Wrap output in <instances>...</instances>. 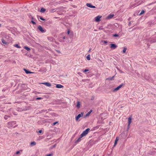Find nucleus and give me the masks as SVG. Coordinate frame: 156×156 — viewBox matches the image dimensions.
I'll return each instance as SVG.
<instances>
[{
  "label": "nucleus",
  "mask_w": 156,
  "mask_h": 156,
  "mask_svg": "<svg viewBox=\"0 0 156 156\" xmlns=\"http://www.w3.org/2000/svg\"><path fill=\"white\" fill-rule=\"evenodd\" d=\"M16 121L9 122L8 123V127L9 128H11L12 127L15 128L17 126V125L14 126L16 124Z\"/></svg>",
  "instance_id": "obj_1"
},
{
  "label": "nucleus",
  "mask_w": 156,
  "mask_h": 156,
  "mask_svg": "<svg viewBox=\"0 0 156 156\" xmlns=\"http://www.w3.org/2000/svg\"><path fill=\"white\" fill-rule=\"evenodd\" d=\"M90 130V129L89 128H87L84 131H83L82 134L80 135L81 137H83L86 136Z\"/></svg>",
  "instance_id": "obj_2"
},
{
  "label": "nucleus",
  "mask_w": 156,
  "mask_h": 156,
  "mask_svg": "<svg viewBox=\"0 0 156 156\" xmlns=\"http://www.w3.org/2000/svg\"><path fill=\"white\" fill-rule=\"evenodd\" d=\"M124 84L123 83H122V84H120V85H119V86L115 88L114 89V90H113V92H115L116 91H117L118 90H119L120 88L121 87L123 86Z\"/></svg>",
  "instance_id": "obj_3"
},
{
  "label": "nucleus",
  "mask_w": 156,
  "mask_h": 156,
  "mask_svg": "<svg viewBox=\"0 0 156 156\" xmlns=\"http://www.w3.org/2000/svg\"><path fill=\"white\" fill-rule=\"evenodd\" d=\"M140 2V1L138 2L137 3H136L132 5H131L130 6V7L131 8L133 7V6H138L140 5L142 3V2Z\"/></svg>",
  "instance_id": "obj_4"
},
{
  "label": "nucleus",
  "mask_w": 156,
  "mask_h": 156,
  "mask_svg": "<svg viewBox=\"0 0 156 156\" xmlns=\"http://www.w3.org/2000/svg\"><path fill=\"white\" fill-rule=\"evenodd\" d=\"M37 29L42 33H44L46 31V30H44L42 27L40 25H39Z\"/></svg>",
  "instance_id": "obj_5"
},
{
  "label": "nucleus",
  "mask_w": 156,
  "mask_h": 156,
  "mask_svg": "<svg viewBox=\"0 0 156 156\" xmlns=\"http://www.w3.org/2000/svg\"><path fill=\"white\" fill-rule=\"evenodd\" d=\"M83 116V113L81 112L80 114H79L75 118L76 120V121H78L79 119Z\"/></svg>",
  "instance_id": "obj_6"
},
{
  "label": "nucleus",
  "mask_w": 156,
  "mask_h": 156,
  "mask_svg": "<svg viewBox=\"0 0 156 156\" xmlns=\"http://www.w3.org/2000/svg\"><path fill=\"white\" fill-rule=\"evenodd\" d=\"M62 35H63V34H61L59 36L60 41H61V42H62V41L64 42V41H63V40L67 38V37H66L65 36H63Z\"/></svg>",
  "instance_id": "obj_7"
},
{
  "label": "nucleus",
  "mask_w": 156,
  "mask_h": 156,
  "mask_svg": "<svg viewBox=\"0 0 156 156\" xmlns=\"http://www.w3.org/2000/svg\"><path fill=\"white\" fill-rule=\"evenodd\" d=\"M101 16L98 15L95 18V20L97 22H98L100 21V18H101Z\"/></svg>",
  "instance_id": "obj_8"
},
{
  "label": "nucleus",
  "mask_w": 156,
  "mask_h": 156,
  "mask_svg": "<svg viewBox=\"0 0 156 156\" xmlns=\"http://www.w3.org/2000/svg\"><path fill=\"white\" fill-rule=\"evenodd\" d=\"M47 38L50 41L54 42L55 41V39L51 37H47Z\"/></svg>",
  "instance_id": "obj_9"
},
{
  "label": "nucleus",
  "mask_w": 156,
  "mask_h": 156,
  "mask_svg": "<svg viewBox=\"0 0 156 156\" xmlns=\"http://www.w3.org/2000/svg\"><path fill=\"white\" fill-rule=\"evenodd\" d=\"M117 46L115 44H110V48L112 49H115L117 47Z\"/></svg>",
  "instance_id": "obj_10"
},
{
  "label": "nucleus",
  "mask_w": 156,
  "mask_h": 156,
  "mask_svg": "<svg viewBox=\"0 0 156 156\" xmlns=\"http://www.w3.org/2000/svg\"><path fill=\"white\" fill-rule=\"evenodd\" d=\"M42 83L48 87H50L51 86V84L49 82Z\"/></svg>",
  "instance_id": "obj_11"
},
{
  "label": "nucleus",
  "mask_w": 156,
  "mask_h": 156,
  "mask_svg": "<svg viewBox=\"0 0 156 156\" xmlns=\"http://www.w3.org/2000/svg\"><path fill=\"white\" fill-rule=\"evenodd\" d=\"M86 5L87 7L91 8H95V6L92 5L90 3H87Z\"/></svg>",
  "instance_id": "obj_12"
},
{
  "label": "nucleus",
  "mask_w": 156,
  "mask_h": 156,
  "mask_svg": "<svg viewBox=\"0 0 156 156\" xmlns=\"http://www.w3.org/2000/svg\"><path fill=\"white\" fill-rule=\"evenodd\" d=\"M80 105H81V103L79 101H77V104L76 105V107L77 108H80Z\"/></svg>",
  "instance_id": "obj_13"
},
{
  "label": "nucleus",
  "mask_w": 156,
  "mask_h": 156,
  "mask_svg": "<svg viewBox=\"0 0 156 156\" xmlns=\"http://www.w3.org/2000/svg\"><path fill=\"white\" fill-rule=\"evenodd\" d=\"M114 16V14H110L109 15H108V16L107 17V19H111Z\"/></svg>",
  "instance_id": "obj_14"
},
{
  "label": "nucleus",
  "mask_w": 156,
  "mask_h": 156,
  "mask_svg": "<svg viewBox=\"0 0 156 156\" xmlns=\"http://www.w3.org/2000/svg\"><path fill=\"white\" fill-rule=\"evenodd\" d=\"M63 87V86L60 84H58L56 86V87L58 88H62Z\"/></svg>",
  "instance_id": "obj_15"
},
{
  "label": "nucleus",
  "mask_w": 156,
  "mask_h": 156,
  "mask_svg": "<svg viewBox=\"0 0 156 156\" xmlns=\"http://www.w3.org/2000/svg\"><path fill=\"white\" fill-rule=\"evenodd\" d=\"M82 137H81V135H80V136L79 137L78 139L75 142V143H77L79 142H80L81 140V138Z\"/></svg>",
  "instance_id": "obj_16"
},
{
  "label": "nucleus",
  "mask_w": 156,
  "mask_h": 156,
  "mask_svg": "<svg viewBox=\"0 0 156 156\" xmlns=\"http://www.w3.org/2000/svg\"><path fill=\"white\" fill-rule=\"evenodd\" d=\"M92 112V110H90L89 112H88L87 114L86 115L85 117H87V116H88L90 114V113Z\"/></svg>",
  "instance_id": "obj_17"
},
{
  "label": "nucleus",
  "mask_w": 156,
  "mask_h": 156,
  "mask_svg": "<svg viewBox=\"0 0 156 156\" xmlns=\"http://www.w3.org/2000/svg\"><path fill=\"white\" fill-rule=\"evenodd\" d=\"M24 70L25 71V73L27 74L31 73H32V72H30V71H29L28 70H27L25 69H24Z\"/></svg>",
  "instance_id": "obj_18"
},
{
  "label": "nucleus",
  "mask_w": 156,
  "mask_h": 156,
  "mask_svg": "<svg viewBox=\"0 0 156 156\" xmlns=\"http://www.w3.org/2000/svg\"><path fill=\"white\" fill-rule=\"evenodd\" d=\"M126 50H127V48H126V47H124L123 50L122 51V53H125Z\"/></svg>",
  "instance_id": "obj_19"
},
{
  "label": "nucleus",
  "mask_w": 156,
  "mask_h": 156,
  "mask_svg": "<svg viewBox=\"0 0 156 156\" xmlns=\"http://www.w3.org/2000/svg\"><path fill=\"white\" fill-rule=\"evenodd\" d=\"M119 139L118 137H116L115 140V143H114V146H115L117 144V142L119 140Z\"/></svg>",
  "instance_id": "obj_20"
},
{
  "label": "nucleus",
  "mask_w": 156,
  "mask_h": 156,
  "mask_svg": "<svg viewBox=\"0 0 156 156\" xmlns=\"http://www.w3.org/2000/svg\"><path fill=\"white\" fill-rule=\"evenodd\" d=\"M2 42L4 44H8L9 43L8 42H6L5 40L4 39H2Z\"/></svg>",
  "instance_id": "obj_21"
},
{
  "label": "nucleus",
  "mask_w": 156,
  "mask_h": 156,
  "mask_svg": "<svg viewBox=\"0 0 156 156\" xmlns=\"http://www.w3.org/2000/svg\"><path fill=\"white\" fill-rule=\"evenodd\" d=\"M128 124H130L132 122V118L131 117H130L128 118Z\"/></svg>",
  "instance_id": "obj_22"
},
{
  "label": "nucleus",
  "mask_w": 156,
  "mask_h": 156,
  "mask_svg": "<svg viewBox=\"0 0 156 156\" xmlns=\"http://www.w3.org/2000/svg\"><path fill=\"white\" fill-rule=\"evenodd\" d=\"M45 10L46 9H45L44 8H41L40 11L41 12L43 13L44 12Z\"/></svg>",
  "instance_id": "obj_23"
},
{
  "label": "nucleus",
  "mask_w": 156,
  "mask_h": 156,
  "mask_svg": "<svg viewBox=\"0 0 156 156\" xmlns=\"http://www.w3.org/2000/svg\"><path fill=\"white\" fill-rule=\"evenodd\" d=\"M36 144V143L35 142L33 141V142H31L30 143V144L31 146H33L35 145Z\"/></svg>",
  "instance_id": "obj_24"
},
{
  "label": "nucleus",
  "mask_w": 156,
  "mask_h": 156,
  "mask_svg": "<svg viewBox=\"0 0 156 156\" xmlns=\"http://www.w3.org/2000/svg\"><path fill=\"white\" fill-rule=\"evenodd\" d=\"M14 46L15 47L18 48H21V47L19 45L17 44H15L14 45Z\"/></svg>",
  "instance_id": "obj_25"
},
{
  "label": "nucleus",
  "mask_w": 156,
  "mask_h": 156,
  "mask_svg": "<svg viewBox=\"0 0 156 156\" xmlns=\"http://www.w3.org/2000/svg\"><path fill=\"white\" fill-rule=\"evenodd\" d=\"M114 77V76H113L112 77H109L107 79V80H112L113 79V78Z\"/></svg>",
  "instance_id": "obj_26"
},
{
  "label": "nucleus",
  "mask_w": 156,
  "mask_h": 156,
  "mask_svg": "<svg viewBox=\"0 0 156 156\" xmlns=\"http://www.w3.org/2000/svg\"><path fill=\"white\" fill-rule=\"evenodd\" d=\"M24 48L27 50V51H29L30 50V48L27 46H25Z\"/></svg>",
  "instance_id": "obj_27"
},
{
  "label": "nucleus",
  "mask_w": 156,
  "mask_h": 156,
  "mask_svg": "<svg viewBox=\"0 0 156 156\" xmlns=\"http://www.w3.org/2000/svg\"><path fill=\"white\" fill-rule=\"evenodd\" d=\"M87 59L88 60H90V55H87V56L86 57Z\"/></svg>",
  "instance_id": "obj_28"
},
{
  "label": "nucleus",
  "mask_w": 156,
  "mask_h": 156,
  "mask_svg": "<svg viewBox=\"0 0 156 156\" xmlns=\"http://www.w3.org/2000/svg\"><path fill=\"white\" fill-rule=\"evenodd\" d=\"M144 12H145L144 10H143V9H142L141 10V12L140 13L139 15H141L142 14H144Z\"/></svg>",
  "instance_id": "obj_29"
},
{
  "label": "nucleus",
  "mask_w": 156,
  "mask_h": 156,
  "mask_svg": "<svg viewBox=\"0 0 156 156\" xmlns=\"http://www.w3.org/2000/svg\"><path fill=\"white\" fill-rule=\"evenodd\" d=\"M8 117H9V116L7 115H5L4 117V118L5 120H7Z\"/></svg>",
  "instance_id": "obj_30"
},
{
  "label": "nucleus",
  "mask_w": 156,
  "mask_h": 156,
  "mask_svg": "<svg viewBox=\"0 0 156 156\" xmlns=\"http://www.w3.org/2000/svg\"><path fill=\"white\" fill-rule=\"evenodd\" d=\"M130 124H128L127 127V131H128L129 128L130 127Z\"/></svg>",
  "instance_id": "obj_31"
},
{
  "label": "nucleus",
  "mask_w": 156,
  "mask_h": 156,
  "mask_svg": "<svg viewBox=\"0 0 156 156\" xmlns=\"http://www.w3.org/2000/svg\"><path fill=\"white\" fill-rule=\"evenodd\" d=\"M40 20H43V21H45V19L43 18V17H40Z\"/></svg>",
  "instance_id": "obj_32"
},
{
  "label": "nucleus",
  "mask_w": 156,
  "mask_h": 156,
  "mask_svg": "<svg viewBox=\"0 0 156 156\" xmlns=\"http://www.w3.org/2000/svg\"><path fill=\"white\" fill-rule=\"evenodd\" d=\"M31 22L34 24V25H35L36 24V23L35 22H34L33 20H32L31 21Z\"/></svg>",
  "instance_id": "obj_33"
},
{
  "label": "nucleus",
  "mask_w": 156,
  "mask_h": 156,
  "mask_svg": "<svg viewBox=\"0 0 156 156\" xmlns=\"http://www.w3.org/2000/svg\"><path fill=\"white\" fill-rule=\"evenodd\" d=\"M29 17L30 18H31L32 20H33L35 19L34 17H33V16H31V15H30V16H29Z\"/></svg>",
  "instance_id": "obj_34"
},
{
  "label": "nucleus",
  "mask_w": 156,
  "mask_h": 156,
  "mask_svg": "<svg viewBox=\"0 0 156 156\" xmlns=\"http://www.w3.org/2000/svg\"><path fill=\"white\" fill-rule=\"evenodd\" d=\"M113 36L114 37H117L119 36V35L118 34H114L113 35Z\"/></svg>",
  "instance_id": "obj_35"
},
{
  "label": "nucleus",
  "mask_w": 156,
  "mask_h": 156,
  "mask_svg": "<svg viewBox=\"0 0 156 156\" xmlns=\"http://www.w3.org/2000/svg\"><path fill=\"white\" fill-rule=\"evenodd\" d=\"M42 99V98L41 97H38L36 98V99L37 100H41Z\"/></svg>",
  "instance_id": "obj_36"
},
{
  "label": "nucleus",
  "mask_w": 156,
  "mask_h": 156,
  "mask_svg": "<svg viewBox=\"0 0 156 156\" xmlns=\"http://www.w3.org/2000/svg\"><path fill=\"white\" fill-rule=\"evenodd\" d=\"M94 98V96H92L91 98V101H93Z\"/></svg>",
  "instance_id": "obj_37"
},
{
  "label": "nucleus",
  "mask_w": 156,
  "mask_h": 156,
  "mask_svg": "<svg viewBox=\"0 0 156 156\" xmlns=\"http://www.w3.org/2000/svg\"><path fill=\"white\" fill-rule=\"evenodd\" d=\"M52 156V154H47L46 156Z\"/></svg>",
  "instance_id": "obj_38"
},
{
  "label": "nucleus",
  "mask_w": 156,
  "mask_h": 156,
  "mask_svg": "<svg viewBox=\"0 0 156 156\" xmlns=\"http://www.w3.org/2000/svg\"><path fill=\"white\" fill-rule=\"evenodd\" d=\"M135 1L136 2V3H137L138 2L140 1V2H142V1L140 0H135Z\"/></svg>",
  "instance_id": "obj_39"
},
{
  "label": "nucleus",
  "mask_w": 156,
  "mask_h": 156,
  "mask_svg": "<svg viewBox=\"0 0 156 156\" xmlns=\"http://www.w3.org/2000/svg\"><path fill=\"white\" fill-rule=\"evenodd\" d=\"M89 71V70L88 69H85L83 71V72H87Z\"/></svg>",
  "instance_id": "obj_40"
},
{
  "label": "nucleus",
  "mask_w": 156,
  "mask_h": 156,
  "mask_svg": "<svg viewBox=\"0 0 156 156\" xmlns=\"http://www.w3.org/2000/svg\"><path fill=\"white\" fill-rule=\"evenodd\" d=\"M151 42L152 43H154V42H156V41H155V40H151Z\"/></svg>",
  "instance_id": "obj_41"
},
{
  "label": "nucleus",
  "mask_w": 156,
  "mask_h": 156,
  "mask_svg": "<svg viewBox=\"0 0 156 156\" xmlns=\"http://www.w3.org/2000/svg\"><path fill=\"white\" fill-rule=\"evenodd\" d=\"M58 123V122H54L53 123V125H55L56 123Z\"/></svg>",
  "instance_id": "obj_42"
},
{
  "label": "nucleus",
  "mask_w": 156,
  "mask_h": 156,
  "mask_svg": "<svg viewBox=\"0 0 156 156\" xmlns=\"http://www.w3.org/2000/svg\"><path fill=\"white\" fill-rule=\"evenodd\" d=\"M50 12H55L54 9H51L50 10Z\"/></svg>",
  "instance_id": "obj_43"
},
{
  "label": "nucleus",
  "mask_w": 156,
  "mask_h": 156,
  "mask_svg": "<svg viewBox=\"0 0 156 156\" xmlns=\"http://www.w3.org/2000/svg\"><path fill=\"white\" fill-rule=\"evenodd\" d=\"M133 23L132 21L130 22L128 24L129 26H130L131 25V23Z\"/></svg>",
  "instance_id": "obj_44"
},
{
  "label": "nucleus",
  "mask_w": 156,
  "mask_h": 156,
  "mask_svg": "<svg viewBox=\"0 0 156 156\" xmlns=\"http://www.w3.org/2000/svg\"><path fill=\"white\" fill-rule=\"evenodd\" d=\"M42 130H39V131L38 132H39V133H42Z\"/></svg>",
  "instance_id": "obj_45"
},
{
  "label": "nucleus",
  "mask_w": 156,
  "mask_h": 156,
  "mask_svg": "<svg viewBox=\"0 0 156 156\" xmlns=\"http://www.w3.org/2000/svg\"><path fill=\"white\" fill-rule=\"evenodd\" d=\"M103 42L104 43H105V44H106L107 43V41H103Z\"/></svg>",
  "instance_id": "obj_46"
},
{
  "label": "nucleus",
  "mask_w": 156,
  "mask_h": 156,
  "mask_svg": "<svg viewBox=\"0 0 156 156\" xmlns=\"http://www.w3.org/2000/svg\"><path fill=\"white\" fill-rule=\"evenodd\" d=\"M70 33V30H68L67 31V34H69Z\"/></svg>",
  "instance_id": "obj_47"
},
{
  "label": "nucleus",
  "mask_w": 156,
  "mask_h": 156,
  "mask_svg": "<svg viewBox=\"0 0 156 156\" xmlns=\"http://www.w3.org/2000/svg\"><path fill=\"white\" fill-rule=\"evenodd\" d=\"M20 153V151H18L16 152V154H19Z\"/></svg>",
  "instance_id": "obj_48"
},
{
  "label": "nucleus",
  "mask_w": 156,
  "mask_h": 156,
  "mask_svg": "<svg viewBox=\"0 0 156 156\" xmlns=\"http://www.w3.org/2000/svg\"><path fill=\"white\" fill-rule=\"evenodd\" d=\"M56 146V144H55L52 146V147H55Z\"/></svg>",
  "instance_id": "obj_49"
},
{
  "label": "nucleus",
  "mask_w": 156,
  "mask_h": 156,
  "mask_svg": "<svg viewBox=\"0 0 156 156\" xmlns=\"http://www.w3.org/2000/svg\"><path fill=\"white\" fill-rule=\"evenodd\" d=\"M91 50V48H89V51H88V52H89Z\"/></svg>",
  "instance_id": "obj_50"
},
{
  "label": "nucleus",
  "mask_w": 156,
  "mask_h": 156,
  "mask_svg": "<svg viewBox=\"0 0 156 156\" xmlns=\"http://www.w3.org/2000/svg\"><path fill=\"white\" fill-rule=\"evenodd\" d=\"M56 51L57 52H58V53H60V51H59L58 50H56Z\"/></svg>",
  "instance_id": "obj_51"
},
{
  "label": "nucleus",
  "mask_w": 156,
  "mask_h": 156,
  "mask_svg": "<svg viewBox=\"0 0 156 156\" xmlns=\"http://www.w3.org/2000/svg\"><path fill=\"white\" fill-rule=\"evenodd\" d=\"M50 139V138H48L46 139V140H49Z\"/></svg>",
  "instance_id": "obj_52"
},
{
  "label": "nucleus",
  "mask_w": 156,
  "mask_h": 156,
  "mask_svg": "<svg viewBox=\"0 0 156 156\" xmlns=\"http://www.w3.org/2000/svg\"><path fill=\"white\" fill-rule=\"evenodd\" d=\"M120 72H121V73H123V72H122L121 70H120Z\"/></svg>",
  "instance_id": "obj_53"
},
{
  "label": "nucleus",
  "mask_w": 156,
  "mask_h": 156,
  "mask_svg": "<svg viewBox=\"0 0 156 156\" xmlns=\"http://www.w3.org/2000/svg\"><path fill=\"white\" fill-rule=\"evenodd\" d=\"M154 3H156V1H155V2H154Z\"/></svg>",
  "instance_id": "obj_54"
},
{
  "label": "nucleus",
  "mask_w": 156,
  "mask_h": 156,
  "mask_svg": "<svg viewBox=\"0 0 156 156\" xmlns=\"http://www.w3.org/2000/svg\"><path fill=\"white\" fill-rule=\"evenodd\" d=\"M69 0L70 1H72V0Z\"/></svg>",
  "instance_id": "obj_55"
},
{
  "label": "nucleus",
  "mask_w": 156,
  "mask_h": 156,
  "mask_svg": "<svg viewBox=\"0 0 156 156\" xmlns=\"http://www.w3.org/2000/svg\"><path fill=\"white\" fill-rule=\"evenodd\" d=\"M1 25L0 24V27H1Z\"/></svg>",
  "instance_id": "obj_56"
}]
</instances>
